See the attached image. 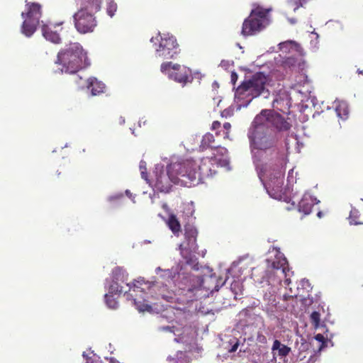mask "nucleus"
<instances>
[{
  "instance_id": "33",
  "label": "nucleus",
  "mask_w": 363,
  "mask_h": 363,
  "mask_svg": "<svg viewBox=\"0 0 363 363\" xmlns=\"http://www.w3.org/2000/svg\"><path fill=\"white\" fill-rule=\"evenodd\" d=\"M140 169L141 173V177L146 182H148L147 173L146 169V162L145 161H140Z\"/></svg>"
},
{
  "instance_id": "25",
  "label": "nucleus",
  "mask_w": 363,
  "mask_h": 363,
  "mask_svg": "<svg viewBox=\"0 0 363 363\" xmlns=\"http://www.w3.org/2000/svg\"><path fill=\"white\" fill-rule=\"evenodd\" d=\"M167 360L170 363H189L190 358L186 352L178 351L174 357H168Z\"/></svg>"
},
{
  "instance_id": "28",
  "label": "nucleus",
  "mask_w": 363,
  "mask_h": 363,
  "mask_svg": "<svg viewBox=\"0 0 363 363\" xmlns=\"http://www.w3.org/2000/svg\"><path fill=\"white\" fill-rule=\"evenodd\" d=\"M105 301L107 306L111 309H116L118 307V301L112 294H106Z\"/></svg>"
},
{
  "instance_id": "8",
  "label": "nucleus",
  "mask_w": 363,
  "mask_h": 363,
  "mask_svg": "<svg viewBox=\"0 0 363 363\" xmlns=\"http://www.w3.org/2000/svg\"><path fill=\"white\" fill-rule=\"evenodd\" d=\"M26 10L21 13V17L24 21L21 26L22 33L27 37H30L36 30L42 16L41 6L38 3L26 1Z\"/></svg>"
},
{
  "instance_id": "49",
  "label": "nucleus",
  "mask_w": 363,
  "mask_h": 363,
  "mask_svg": "<svg viewBox=\"0 0 363 363\" xmlns=\"http://www.w3.org/2000/svg\"><path fill=\"white\" fill-rule=\"evenodd\" d=\"M318 216H320V212H319V213H318Z\"/></svg>"
},
{
  "instance_id": "34",
  "label": "nucleus",
  "mask_w": 363,
  "mask_h": 363,
  "mask_svg": "<svg viewBox=\"0 0 363 363\" xmlns=\"http://www.w3.org/2000/svg\"><path fill=\"white\" fill-rule=\"evenodd\" d=\"M223 128L225 129L223 131V138L226 139V138H229V133H230V130L231 128V125L230 123H225L223 124Z\"/></svg>"
},
{
  "instance_id": "18",
  "label": "nucleus",
  "mask_w": 363,
  "mask_h": 363,
  "mask_svg": "<svg viewBox=\"0 0 363 363\" xmlns=\"http://www.w3.org/2000/svg\"><path fill=\"white\" fill-rule=\"evenodd\" d=\"M101 9V0H84L80 9L84 12H89L94 15Z\"/></svg>"
},
{
  "instance_id": "14",
  "label": "nucleus",
  "mask_w": 363,
  "mask_h": 363,
  "mask_svg": "<svg viewBox=\"0 0 363 363\" xmlns=\"http://www.w3.org/2000/svg\"><path fill=\"white\" fill-rule=\"evenodd\" d=\"M289 120L273 111L272 116H271V126L274 127L279 132L288 131L292 126Z\"/></svg>"
},
{
  "instance_id": "23",
  "label": "nucleus",
  "mask_w": 363,
  "mask_h": 363,
  "mask_svg": "<svg viewBox=\"0 0 363 363\" xmlns=\"http://www.w3.org/2000/svg\"><path fill=\"white\" fill-rule=\"evenodd\" d=\"M335 112L337 116L342 119L345 120L347 118L349 115L348 105L345 101H337L335 102Z\"/></svg>"
},
{
  "instance_id": "45",
  "label": "nucleus",
  "mask_w": 363,
  "mask_h": 363,
  "mask_svg": "<svg viewBox=\"0 0 363 363\" xmlns=\"http://www.w3.org/2000/svg\"><path fill=\"white\" fill-rule=\"evenodd\" d=\"M290 21H291V23H296V21H295V20H294V19H291V20H290Z\"/></svg>"
},
{
  "instance_id": "6",
  "label": "nucleus",
  "mask_w": 363,
  "mask_h": 363,
  "mask_svg": "<svg viewBox=\"0 0 363 363\" xmlns=\"http://www.w3.org/2000/svg\"><path fill=\"white\" fill-rule=\"evenodd\" d=\"M199 232L197 228L191 224L184 225V241L179 245L180 255L187 264H194L197 258L195 256L199 246L197 237Z\"/></svg>"
},
{
  "instance_id": "40",
  "label": "nucleus",
  "mask_w": 363,
  "mask_h": 363,
  "mask_svg": "<svg viewBox=\"0 0 363 363\" xmlns=\"http://www.w3.org/2000/svg\"><path fill=\"white\" fill-rule=\"evenodd\" d=\"M216 135L217 136H218V135H222V136H223V133H220V131H218V130H216Z\"/></svg>"
},
{
  "instance_id": "47",
  "label": "nucleus",
  "mask_w": 363,
  "mask_h": 363,
  "mask_svg": "<svg viewBox=\"0 0 363 363\" xmlns=\"http://www.w3.org/2000/svg\"><path fill=\"white\" fill-rule=\"evenodd\" d=\"M172 281V279L171 278L169 280H168V282L170 283Z\"/></svg>"
},
{
  "instance_id": "39",
  "label": "nucleus",
  "mask_w": 363,
  "mask_h": 363,
  "mask_svg": "<svg viewBox=\"0 0 363 363\" xmlns=\"http://www.w3.org/2000/svg\"><path fill=\"white\" fill-rule=\"evenodd\" d=\"M258 340L261 342H264L266 341V337L264 335H259Z\"/></svg>"
},
{
  "instance_id": "48",
  "label": "nucleus",
  "mask_w": 363,
  "mask_h": 363,
  "mask_svg": "<svg viewBox=\"0 0 363 363\" xmlns=\"http://www.w3.org/2000/svg\"><path fill=\"white\" fill-rule=\"evenodd\" d=\"M242 284H240V291H242Z\"/></svg>"
},
{
  "instance_id": "11",
  "label": "nucleus",
  "mask_w": 363,
  "mask_h": 363,
  "mask_svg": "<svg viewBox=\"0 0 363 363\" xmlns=\"http://www.w3.org/2000/svg\"><path fill=\"white\" fill-rule=\"evenodd\" d=\"M249 139L251 147L260 150L274 148L277 143L276 138L270 134L269 131H250Z\"/></svg>"
},
{
  "instance_id": "43",
  "label": "nucleus",
  "mask_w": 363,
  "mask_h": 363,
  "mask_svg": "<svg viewBox=\"0 0 363 363\" xmlns=\"http://www.w3.org/2000/svg\"><path fill=\"white\" fill-rule=\"evenodd\" d=\"M120 271H121L120 269L117 268L114 270V272H120Z\"/></svg>"
},
{
  "instance_id": "1",
  "label": "nucleus",
  "mask_w": 363,
  "mask_h": 363,
  "mask_svg": "<svg viewBox=\"0 0 363 363\" xmlns=\"http://www.w3.org/2000/svg\"><path fill=\"white\" fill-rule=\"evenodd\" d=\"M55 64L60 65L62 72L73 74L90 65L87 52L79 43H70L62 48L57 55Z\"/></svg>"
},
{
  "instance_id": "29",
  "label": "nucleus",
  "mask_w": 363,
  "mask_h": 363,
  "mask_svg": "<svg viewBox=\"0 0 363 363\" xmlns=\"http://www.w3.org/2000/svg\"><path fill=\"white\" fill-rule=\"evenodd\" d=\"M117 10V4L114 0H108L106 12L110 17H113Z\"/></svg>"
},
{
  "instance_id": "7",
  "label": "nucleus",
  "mask_w": 363,
  "mask_h": 363,
  "mask_svg": "<svg viewBox=\"0 0 363 363\" xmlns=\"http://www.w3.org/2000/svg\"><path fill=\"white\" fill-rule=\"evenodd\" d=\"M277 154L279 156L276 168L272 169L270 167L268 169L267 167L257 166V171L260 179L265 177L269 187L275 191H279L281 189L284 178V171L283 170L284 158L283 154H279L278 152Z\"/></svg>"
},
{
  "instance_id": "12",
  "label": "nucleus",
  "mask_w": 363,
  "mask_h": 363,
  "mask_svg": "<svg viewBox=\"0 0 363 363\" xmlns=\"http://www.w3.org/2000/svg\"><path fill=\"white\" fill-rule=\"evenodd\" d=\"M73 18L75 28L82 34L92 33L97 26L96 18L89 12L77 11Z\"/></svg>"
},
{
  "instance_id": "32",
  "label": "nucleus",
  "mask_w": 363,
  "mask_h": 363,
  "mask_svg": "<svg viewBox=\"0 0 363 363\" xmlns=\"http://www.w3.org/2000/svg\"><path fill=\"white\" fill-rule=\"evenodd\" d=\"M358 212L356 210L351 211L350 215L349 217L350 224L359 225L362 224L360 221H359V216L357 215Z\"/></svg>"
},
{
  "instance_id": "26",
  "label": "nucleus",
  "mask_w": 363,
  "mask_h": 363,
  "mask_svg": "<svg viewBox=\"0 0 363 363\" xmlns=\"http://www.w3.org/2000/svg\"><path fill=\"white\" fill-rule=\"evenodd\" d=\"M128 296H130L133 298L134 305L137 307L138 311H147L151 308V306H149L147 303H145V300L144 297H142L141 298L142 300H140V299L137 298L136 297H135L134 295L132 294H128Z\"/></svg>"
},
{
  "instance_id": "16",
  "label": "nucleus",
  "mask_w": 363,
  "mask_h": 363,
  "mask_svg": "<svg viewBox=\"0 0 363 363\" xmlns=\"http://www.w3.org/2000/svg\"><path fill=\"white\" fill-rule=\"evenodd\" d=\"M315 204V200L309 194H305L298 203V211L308 215L311 213L312 208Z\"/></svg>"
},
{
  "instance_id": "44",
  "label": "nucleus",
  "mask_w": 363,
  "mask_h": 363,
  "mask_svg": "<svg viewBox=\"0 0 363 363\" xmlns=\"http://www.w3.org/2000/svg\"><path fill=\"white\" fill-rule=\"evenodd\" d=\"M221 151H222V152L223 151V152H227V150H226L225 148H223H223H221Z\"/></svg>"
},
{
  "instance_id": "24",
  "label": "nucleus",
  "mask_w": 363,
  "mask_h": 363,
  "mask_svg": "<svg viewBox=\"0 0 363 363\" xmlns=\"http://www.w3.org/2000/svg\"><path fill=\"white\" fill-rule=\"evenodd\" d=\"M272 350V352H274L275 350H278V356L283 357L289 355L291 352V348L281 344L279 340H275L273 342Z\"/></svg>"
},
{
  "instance_id": "13",
  "label": "nucleus",
  "mask_w": 363,
  "mask_h": 363,
  "mask_svg": "<svg viewBox=\"0 0 363 363\" xmlns=\"http://www.w3.org/2000/svg\"><path fill=\"white\" fill-rule=\"evenodd\" d=\"M272 110H262L259 114L256 116L250 131H269L271 126V116H272Z\"/></svg>"
},
{
  "instance_id": "19",
  "label": "nucleus",
  "mask_w": 363,
  "mask_h": 363,
  "mask_svg": "<svg viewBox=\"0 0 363 363\" xmlns=\"http://www.w3.org/2000/svg\"><path fill=\"white\" fill-rule=\"evenodd\" d=\"M154 285L149 281H146L144 278L140 277L135 280L132 285L130 286V290H132L133 292L145 293V291L150 289Z\"/></svg>"
},
{
  "instance_id": "2",
  "label": "nucleus",
  "mask_w": 363,
  "mask_h": 363,
  "mask_svg": "<svg viewBox=\"0 0 363 363\" xmlns=\"http://www.w3.org/2000/svg\"><path fill=\"white\" fill-rule=\"evenodd\" d=\"M218 162L216 157H206L201 160L199 164L194 160H187L181 162L185 167L183 179L184 186L190 187L199 184L203 179L212 177L216 173L215 164Z\"/></svg>"
},
{
  "instance_id": "21",
  "label": "nucleus",
  "mask_w": 363,
  "mask_h": 363,
  "mask_svg": "<svg viewBox=\"0 0 363 363\" xmlns=\"http://www.w3.org/2000/svg\"><path fill=\"white\" fill-rule=\"evenodd\" d=\"M215 142V138L212 133H206L201 140L200 145V150L201 151H204L208 148L211 149H218L220 147V145L213 146L212 144Z\"/></svg>"
},
{
  "instance_id": "20",
  "label": "nucleus",
  "mask_w": 363,
  "mask_h": 363,
  "mask_svg": "<svg viewBox=\"0 0 363 363\" xmlns=\"http://www.w3.org/2000/svg\"><path fill=\"white\" fill-rule=\"evenodd\" d=\"M42 33L46 40L56 44L60 43L61 38L58 33L52 30L48 25L42 26Z\"/></svg>"
},
{
  "instance_id": "30",
  "label": "nucleus",
  "mask_w": 363,
  "mask_h": 363,
  "mask_svg": "<svg viewBox=\"0 0 363 363\" xmlns=\"http://www.w3.org/2000/svg\"><path fill=\"white\" fill-rule=\"evenodd\" d=\"M310 320L315 328H318L320 322V313L318 311H313L310 315Z\"/></svg>"
},
{
  "instance_id": "4",
  "label": "nucleus",
  "mask_w": 363,
  "mask_h": 363,
  "mask_svg": "<svg viewBox=\"0 0 363 363\" xmlns=\"http://www.w3.org/2000/svg\"><path fill=\"white\" fill-rule=\"evenodd\" d=\"M185 167L182 166L181 162L170 164L167 167V172H161L156 176L155 188L164 193H167L171 190L172 184H179L184 186L183 179Z\"/></svg>"
},
{
  "instance_id": "3",
  "label": "nucleus",
  "mask_w": 363,
  "mask_h": 363,
  "mask_svg": "<svg viewBox=\"0 0 363 363\" xmlns=\"http://www.w3.org/2000/svg\"><path fill=\"white\" fill-rule=\"evenodd\" d=\"M267 77L262 72H257L250 79H245L236 89L235 97L240 106H247L253 99L268 93Z\"/></svg>"
},
{
  "instance_id": "27",
  "label": "nucleus",
  "mask_w": 363,
  "mask_h": 363,
  "mask_svg": "<svg viewBox=\"0 0 363 363\" xmlns=\"http://www.w3.org/2000/svg\"><path fill=\"white\" fill-rule=\"evenodd\" d=\"M302 6L301 0H288L286 3V11H291L295 12L298 9Z\"/></svg>"
},
{
  "instance_id": "10",
  "label": "nucleus",
  "mask_w": 363,
  "mask_h": 363,
  "mask_svg": "<svg viewBox=\"0 0 363 363\" xmlns=\"http://www.w3.org/2000/svg\"><path fill=\"white\" fill-rule=\"evenodd\" d=\"M179 47L174 36L163 34L160 36L159 45L155 50V55L163 59H174L180 52Z\"/></svg>"
},
{
  "instance_id": "41",
  "label": "nucleus",
  "mask_w": 363,
  "mask_h": 363,
  "mask_svg": "<svg viewBox=\"0 0 363 363\" xmlns=\"http://www.w3.org/2000/svg\"><path fill=\"white\" fill-rule=\"evenodd\" d=\"M357 72H358L359 74H362L363 75V70L357 69Z\"/></svg>"
},
{
  "instance_id": "46",
  "label": "nucleus",
  "mask_w": 363,
  "mask_h": 363,
  "mask_svg": "<svg viewBox=\"0 0 363 363\" xmlns=\"http://www.w3.org/2000/svg\"><path fill=\"white\" fill-rule=\"evenodd\" d=\"M223 163H224V164H226L228 163V162L226 160H223Z\"/></svg>"
},
{
  "instance_id": "31",
  "label": "nucleus",
  "mask_w": 363,
  "mask_h": 363,
  "mask_svg": "<svg viewBox=\"0 0 363 363\" xmlns=\"http://www.w3.org/2000/svg\"><path fill=\"white\" fill-rule=\"evenodd\" d=\"M123 292L122 286H121L117 282L113 281L109 286V294H121Z\"/></svg>"
},
{
  "instance_id": "37",
  "label": "nucleus",
  "mask_w": 363,
  "mask_h": 363,
  "mask_svg": "<svg viewBox=\"0 0 363 363\" xmlns=\"http://www.w3.org/2000/svg\"><path fill=\"white\" fill-rule=\"evenodd\" d=\"M315 339L316 340H318V342H320L322 343L325 342V337H324V336L322 334H317L315 336Z\"/></svg>"
},
{
  "instance_id": "17",
  "label": "nucleus",
  "mask_w": 363,
  "mask_h": 363,
  "mask_svg": "<svg viewBox=\"0 0 363 363\" xmlns=\"http://www.w3.org/2000/svg\"><path fill=\"white\" fill-rule=\"evenodd\" d=\"M87 89L90 90L92 96H96L104 92L105 84L95 77H91L87 80Z\"/></svg>"
},
{
  "instance_id": "22",
  "label": "nucleus",
  "mask_w": 363,
  "mask_h": 363,
  "mask_svg": "<svg viewBox=\"0 0 363 363\" xmlns=\"http://www.w3.org/2000/svg\"><path fill=\"white\" fill-rule=\"evenodd\" d=\"M167 225L174 235H179L182 231L181 225L174 214H170L169 216V218L167 221Z\"/></svg>"
},
{
  "instance_id": "50",
  "label": "nucleus",
  "mask_w": 363,
  "mask_h": 363,
  "mask_svg": "<svg viewBox=\"0 0 363 363\" xmlns=\"http://www.w3.org/2000/svg\"><path fill=\"white\" fill-rule=\"evenodd\" d=\"M286 146H288V143H286ZM286 148L288 149L289 147H286Z\"/></svg>"
},
{
  "instance_id": "42",
  "label": "nucleus",
  "mask_w": 363,
  "mask_h": 363,
  "mask_svg": "<svg viewBox=\"0 0 363 363\" xmlns=\"http://www.w3.org/2000/svg\"><path fill=\"white\" fill-rule=\"evenodd\" d=\"M165 272H166V273L168 274V276L170 277V276H171V272H170L169 270H167Z\"/></svg>"
},
{
  "instance_id": "35",
  "label": "nucleus",
  "mask_w": 363,
  "mask_h": 363,
  "mask_svg": "<svg viewBox=\"0 0 363 363\" xmlns=\"http://www.w3.org/2000/svg\"><path fill=\"white\" fill-rule=\"evenodd\" d=\"M221 127V124L219 121H213L211 125V129L213 130H218Z\"/></svg>"
},
{
  "instance_id": "9",
  "label": "nucleus",
  "mask_w": 363,
  "mask_h": 363,
  "mask_svg": "<svg viewBox=\"0 0 363 363\" xmlns=\"http://www.w3.org/2000/svg\"><path fill=\"white\" fill-rule=\"evenodd\" d=\"M160 71L167 74L169 79H172L183 86L188 83H191L194 77L191 70L184 65L173 64L172 62H165L161 64Z\"/></svg>"
},
{
  "instance_id": "36",
  "label": "nucleus",
  "mask_w": 363,
  "mask_h": 363,
  "mask_svg": "<svg viewBox=\"0 0 363 363\" xmlns=\"http://www.w3.org/2000/svg\"><path fill=\"white\" fill-rule=\"evenodd\" d=\"M238 76L236 72H233L230 75V80L233 85L235 84L236 82L238 81Z\"/></svg>"
},
{
  "instance_id": "15",
  "label": "nucleus",
  "mask_w": 363,
  "mask_h": 363,
  "mask_svg": "<svg viewBox=\"0 0 363 363\" xmlns=\"http://www.w3.org/2000/svg\"><path fill=\"white\" fill-rule=\"evenodd\" d=\"M272 267L274 269L280 270L281 274L285 277L284 284L287 286L289 285L291 283L290 276L293 272H290L286 259L285 257L278 258L277 261L272 262Z\"/></svg>"
},
{
  "instance_id": "5",
  "label": "nucleus",
  "mask_w": 363,
  "mask_h": 363,
  "mask_svg": "<svg viewBox=\"0 0 363 363\" xmlns=\"http://www.w3.org/2000/svg\"><path fill=\"white\" fill-rule=\"evenodd\" d=\"M269 11L259 6L252 9L242 23L241 34L245 37L254 35L265 28L269 24Z\"/></svg>"
},
{
  "instance_id": "38",
  "label": "nucleus",
  "mask_w": 363,
  "mask_h": 363,
  "mask_svg": "<svg viewBox=\"0 0 363 363\" xmlns=\"http://www.w3.org/2000/svg\"><path fill=\"white\" fill-rule=\"evenodd\" d=\"M239 343L237 342L234 345L232 346L231 349L229 350L230 352H235L238 347Z\"/></svg>"
}]
</instances>
